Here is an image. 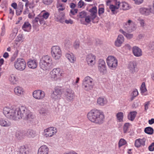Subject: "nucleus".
Returning <instances> with one entry per match:
<instances>
[{"label":"nucleus","instance_id":"obj_1","mask_svg":"<svg viewBox=\"0 0 154 154\" xmlns=\"http://www.w3.org/2000/svg\"><path fill=\"white\" fill-rule=\"evenodd\" d=\"M3 112L8 119L14 120H18L23 117L30 120L34 118V116L26 107L21 106L16 109L5 107Z\"/></svg>","mask_w":154,"mask_h":154},{"label":"nucleus","instance_id":"obj_2","mask_svg":"<svg viewBox=\"0 0 154 154\" xmlns=\"http://www.w3.org/2000/svg\"><path fill=\"white\" fill-rule=\"evenodd\" d=\"M87 118L91 122L98 125L103 124L105 120L103 112L95 109L91 110L88 113Z\"/></svg>","mask_w":154,"mask_h":154},{"label":"nucleus","instance_id":"obj_3","mask_svg":"<svg viewBox=\"0 0 154 154\" xmlns=\"http://www.w3.org/2000/svg\"><path fill=\"white\" fill-rule=\"evenodd\" d=\"M52 65V60L51 57L48 55L43 56L41 58L39 66L43 70H49Z\"/></svg>","mask_w":154,"mask_h":154},{"label":"nucleus","instance_id":"obj_4","mask_svg":"<svg viewBox=\"0 0 154 154\" xmlns=\"http://www.w3.org/2000/svg\"><path fill=\"white\" fill-rule=\"evenodd\" d=\"M51 79L52 81H60L64 76V71L60 68L53 69L50 73Z\"/></svg>","mask_w":154,"mask_h":154},{"label":"nucleus","instance_id":"obj_5","mask_svg":"<svg viewBox=\"0 0 154 154\" xmlns=\"http://www.w3.org/2000/svg\"><path fill=\"white\" fill-rule=\"evenodd\" d=\"M94 85V79L89 76L84 78L82 81V87L83 89L86 91L91 90Z\"/></svg>","mask_w":154,"mask_h":154},{"label":"nucleus","instance_id":"obj_6","mask_svg":"<svg viewBox=\"0 0 154 154\" xmlns=\"http://www.w3.org/2000/svg\"><path fill=\"white\" fill-rule=\"evenodd\" d=\"M106 62L109 68L112 70H115L118 66V60L113 56H108L106 59Z\"/></svg>","mask_w":154,"mask_h":154},{"label":"nucleus","instance_id":"obj_7","mask_svg":"<svg viewBox=\"0 0 154 154\" xmlns=\"http://www.w3.org/2000/svg\"><path fill=\"white\" fill-rule=\"evenodd\" d=\"M14 66L18 70L23 71L26 67V63L25 60L21 58L17 59L14 62Z\"/></svg>","mask_w":154,"mask_h":154},{"label":"nucleus","instance_id":"obj_8","mask_svg":"<svg viewBox=\"0 0 154 154\" xmlns=\"http://www.w3.org/2000/svg\"><path fill=\"white\" fill-rule=\"evenodd\" d=\"M51 54L53 58L55 60H59L62 56V51L58 46H53L51 48Z\"/></svg>","mask_w":154,"mask_h":154},{"label":"nucleus","instance_id":"obj_9","mask_svg":"<svg viewBox=\"0 0 154 154\" xmlns=\"http://www.w3.org/2000/svg\"><path fill=\"white\" fill-rule=\"evenodd\" d=\"M64 95L65 99L69 102L73 101L75 97L74 92L70 88L65 89Z\"/></svg>","mask_w":154,"mask_h":154},{"label":"nucleus","instance_id":"obj_10","mask_svg":"<svg viewBox=\"0 0 154 154\" xmlns=\"http://www.w3.org/2000/svg\"><path fill=\"white\" fill-rule=\"evenodd\" d=\"M98 69L100 72L103 75L107 73V70L106 63L104 60L100 59L98 62Z\"/></svg>","mask_w":154,"mask_h":154},{"label":"nucleus","instance_id":"obj_11","mask_svg":"<svg viewBox=\"0 0 154 154\" xmlns=\"http://www.w3.org/2000/svg\"><path fill=\"white\" fill-rule=\"evenodd\" d=\"M57 132L56 128L50 127L45 129L44 135L46 137H51L55 135Z\"/></svg>","mask_w":154,"mask_h":154},{"label":"nucleus","instance_id":"obj_12","mask_svg":"<svg viewBox=\"0 0 154 154\" xmlns=\"http://www.w3.org/2000/svg\"><path fill=\"white\" fill-rule=\"evenodd\" d=\"M33 97L37 100H43L45 97V94L44 91L40 90H35L32 93Z\"/></svg>","mask_w":154,"mask_h":154},{"label":"nucleus","instance_id":"obj_13","mask_svg":"<svg viewBox=\"0 0 154 154\" xmlns=\"http://www.w3.org/2000/svg\"><path fill=\"white\" fill-rule=\"evenodd\" d=\"M127 68L129 72L132 74L136 72L138 70L137 67V63L134 61L129 62Z\"/></svg>","mask_w":154,"mask_h":154},{"label":"nucleus","instance_id":"obj_14","mask_svg":"<svg viewBox=\"0 0 154 154\" xmlns=\"http://www.w3.org/2000/svg\"><path fill=\"white\" fill-rule=\"evenodd\" d=\"M96 57L91 54L87 55L85 60L88 65L91 66H94L96 62Z\"/></svg>","mask_w":154,"mask_h":154},{"label":"nucleus","instance_id":"obj_15","mask_svg":"<svg viewBox=\"0 0 154 154\" xmlns=\"http://www.w3.org/2000/svg\"><path fill=\"white\" fill-rule=\"evenodd\" d=\"M63 89L58 88H56L55 91L51 94L52 99L55 100H60L61 98L62 92L63 91Z\"/></svg>","mask_w":154,"mask_h":154},{"label":"nucleus","instance_id":"obj_16","mask_svg":"<svg viewBox=\"0 0 154 154\" xmlns=\"http://www.w3.org/2000/svg\"><path fill=\"white\" fill-rule=\"evenodd\" d=\"M29 148L23 146L17 149H15L13 154H29Z\"/></svg>","mask_w":154,"mask_h":154},{"label":"nucleus","instance_id":"obj_17","mask_svg":"<svg viewBox=\"0 0 154 154\" xmlns=\"http://www.w3.org/2000/svg\"><path fill=\"white\" fill-rule=\"evenodd\" d=\"M134 24L130 20H129L127 23H124L123 27L128 32H132L134 28Z\"/></svg>","mask_w":154,"mask_h":154},{"label":"nucleus","instance_id":"obj_18","mask_svg":"<svg viewBox=\"0 0 154 154\" xmlns=\"http://www.w3.org/2000/svg\"><path fill=\"white\" fill-rule=\"evenodd\" d=\"M132 53L136 57H140L142 55V50L137 46H133L132 48Z\"/></svg>","mask_w":154,"mask_h":154},{"label":"nucleus","instance_id":"obj_19","mask_svg":"<svg viewBox=\"0 0 154 154\" xmlns=\"http://www.w3.org/2000/svg\"><path fill=\"white\" fill-rule=\"evenodd\" d=\"M140 12L142 14L145 15H148L152 12L151 6H149L148 8H141L139 9Z\"/></svg>","mask_w":154,"mask_h":154},{"label":"nucleus","instance_id":"obj_20","mask_svg":"<svg viewBox=\"0 0 154 154\" xmlns=\"http://www.w3.org/2000/svg\"><path fill=\"white\" fill-rule=\"evenodd\" d=\"M18 32L17 29L16 28H13L9 35L8 43H10L14 39Z\"/></svg>","mask_w":154,"mask_h":154},{"label":"nucleus","instance_id":"obj_21","mask_svg":"<svg viewBox=\"0 0 154 154\" xmlns=\"http://www.w3.org/2000/svg\"><path fill=\"white\" fill-rule=\"evenodd\" d=\"M124 42V38L122 35H118L115 42V45L117 47H120Z\"/></svg>","mask_w":154,"mask_h":154},{"label":"nucleus","instance_id":"obj_22","mask_svg":"<svg viewBox=\"0 0 154 154\" xmlns=\"http://www.w3.org/2000/svg\"><path fill=\"white\" fill-rule=\"evenodd\" d=\"M14 94L16 95L20 96L23 95L24 93V89L21 87L17 86L14 88Z\"/></svg>","mask_w":154,"mask_h":154},{"label":"nucleus","instance_id":"obj_23","mask_svg":"<svg viewBox=\"0 0 154 154\" xmlns=\"http://www.w3.org/2000/svg\"><path fill=\"white\" fill-rule=\"evenodd\" d=\"M27 64L29 68L34 69L37 67L38 62L36 60L29 59L28 60Z\"/></svg>","mask_w":154,"mask_h":154},{"label":"nucleus","instance_id":"obj_24","mask_svg":"<svg viewBox=\"0 0 154 154\" xmlns=\"http://www.w3.org/2000/svg\"><path fill=\"white\" fill-rule=\"evenodd\" d=\"M49 149L46 145L41 146L38 149V154H48Z\"/></svg>","mask_w":154,"mask_h":154},{"label":"nucleus","instance_id":"obj_25","mask_svg":"<svg viewBox=\"0 0 154 154\" xmlns=\"http://www.w3.org/2000/svg\"><path fill=\"white\" fill-rule=\"evenodd\" d=\"M146 140V139L144 138L142 139H136L135 141V146L137 148H139L141 146H144L145 145Z\"/></svg>","mask_w":154,"mask_h":154},{"label":"nucleus","instance_id":"obj_26","mask_svg":"<svg viewBox=\"0 0 154 154\" xmlns=\"http://www.w3.org/2000/svg\"><path fill=\"white\" fill-rule=\"evenodd\" d=\"M22 29L24 31L29 32L31 29L32 26L29 22H25L22 25Z\"/></svg>","mask_w":154,"mask_h":154},{"label":"nucleus","instance_id":"obj_27","mask_svg":"<svg viewBox=\"0 0 154 154\" xmlns=\"http://www.w3.org/2000/svg\"><path fill=\"white\" fill-rule=\"evenodd\" d=\"M89 11L90 13V16L91 17V20L93 21L97 16V8L96 7H94L90 9Z\"/></svg>","mask_w":154,"mask_h":154},{"label":"nucleus","instance_id":"obj_28","mask_svg":"<svg viewBox=\"0 0 154 154\" xmlns=\"http://www.w3.org/2000/svg\"><path fill=\"white\" fill-rule=\"evenodd\" d=\"M9 80L12 84H16L18 81V78L16 75L14 74H11L9 77Z\"/></svg>","mask_w":154,"mask_h":154},{"label":"nucleus","instance_id":"obj_29","mask_svg":"<svg viewBox=\"0 0 154 154\" xmlns=\"http://www.w3.org/2000/svg\"><path fill=\"white\" fill-rule=\"evenodd\" d=\"M116 5H110L109 6V8L114 14L116 13V10L118 9L120 7V4L119 2H117V0H114Z\"/></svg>","mask_w":154,"mask_h":154},{"label":"nucleus","instance_id":"obj_30","mask_svg":"<svg viewBox=\"0 0 154 154\" xmlns=\"http://www.w3.org/2000/svg\"><path fill=\"white\" fill-rule=\"evenodd\" d=\"M65 57L72 63H74L76 61V58L73 54L71 53H67L65 54Z\"/></svg>","mask_w":154,"mask_h":154},{"label":"nucleus","instance_id":"obj_31","mask_svg":"<svg viewBox=\"0 0 154 154\" xmlns=\"http://www.w3.org/2000/svg\"><path fill=\"white\" fill-rule=\"evenodd\" d=\"M0 125L3 127H8L11 125V123L6 119H0Z\"/></svg>","mask_w":154,"mask_h":154},{"label":"nucleus","instance_id":"obj_32","mask_svg":"<svg viewBox=\"0 0 154 154\" xmlns=\"http://www.w3.org/2000/svg\"><path fill=\"white\" fill-rule=\"evenodd\" d=\"M97 103L99 105L103 106L107 103V100L105 98L103 97H100L97 99Z\"/></svg>","mask_w":154,"mask_h":154},{"label":"nucleus","instance_id":"obj_33","mask_svg":"<svg viewBox=\"0 0 154 154\" xmlns=\"http://www.w3.org/2000/svg\"><path fill=\"white\" fill-rule=\"evenodd\" d=\"M137 113V112L135 111L130 112L128 115V119L131 121H133L135 118Z\"/></svg>","mask_w":154,"mask_h":154},{"label":"nucleus","instance_id":"obj_34","mask_svg":"<svg viewBox=\"0 0 154 154\" xmlns=\"http://www.w3.org/2000/svg\"><path fill=\"white\" fill-rule=\"evenodd\" d=\"M57 7L59 11L60 12L64 10L65 8V4L61 2H58L57 4Z\"/></svg>","mask_w":154,"mask_h":154},{"label":"nucleus","instance_id":"obj_35","mask_svg":"<svg viewBox=\"0 0 154 154\" xmlns=\"http://www.w3.org/2000/svg\"><path fill=\"white\" fill-rule=\"evenodd\" d=\"M81 20V23L83 24L86 25V23H89L91 20V17L90 16H86L84 19Z\"/></svg>","mask_w":154,"mask_h":154},{"label":"nucleus","instance_id":"obj_36","mask_svg":"<svg viewBox=\"0 0 154 154\" xmlns=\"http://www.w3.org/2000/svg\"><path fill=\"white\" fill-rule=\"evenodd\" d=\"M123 113L122 112H119L117 113L116 116L117 121L119 122H123Z\"/></svg>","mask_w":154,"mask_h":154},{"label":"nucleus","instance_id":"obj_37","mask_svg":"<svg viewBox=\"0 0 154 154\" xmlns=\"http://www.w3.org/2000/svg\"><path fill=\"white\" fill-rule=\"evenodd\" d=\"M119 4L120 6H122L121 8L123 10H128L130 8L129 4L126 2H119Z\"/></svg>","mask_w":154,"mask_h":154},{"label":"nucleus","instance_id":"obj_38","mask_svg":"<svg viewBox=\"0 0 154 154\" xmlns=\"http://www.w3.org/2000/svg\"><path fill=\"white\" fill-rule=\"evenodd\" d=\"M119 31L121 33H122L128 39H131L133 37V34L127 33L124 31L122 29H120Z\"/></svg>","mask_w":154,"mask_h":154},{"label":"nucleus","instance_id":"obj_39","mask_svg":"<svg viewBox=\"0 0 154 154\" xmlns=\"http://www.w3.org/2000/svg\"><path fill=\"white\" fill-rule=\"evenodd\" d=\"M140 90L141 91V93L142 95H146L145 92L147 91V89L146 87L145 83L143 82L142 83L140 87Z\"/></svg>","mask_w":154,"mask_h":154},{"label":"nucleus","instance_id":"obj_40","mask_svg":"<svg viewBox=\"0 0 154 154\" xmlns=\"http://www.w3.org/2000/svg\"><path fill=\"white\" fill-rule=\"evenodd\" d=\"M130 125L131 124L129 123H126L124 124L123 128V132L124 134H126L128 133Z\"/></svg>","mask_w":154,"mask_h":154},{"label":"nucleus","instance_id":"obj_41","mask_svg":"<svg viewBox=\"0 0 154 154\" xmlns=\"http://www.w3.org/2000/svg\"><path fill=\"white\" fill-rule=\"evenodd\" d=\"M26 135L29 137L33 138L35 136V133L33 130H29L27 131L26 133Z\"/></svg>","mask_w":154,"mask_h":154},{"label":"nucleus","instance_id":"obj_42","mask_svg":"<svg viewBox=\"0 0 154 154\" xmlns=\"http://www.w3.org/2000/svg\"><path fill=\"white\" fill-rule=\"evenodd\" d=\"M38 21H39V20L37 17H36L32 21L33 24L32 27L35 29H36L37 27L39 25Z\"/></svg>","mask_w":154,"mask_h":154},{"label":"nucleus","instance_id":"obj_43","mask_svg":"<svg viewBox=\"0 0 154 154\" xmlns=\"http://www.w3.org/2000/svg\"><path fill=\"white\" fill-rule=\"evenodd\" d=\"M153 129L151 127H148L145 128L144 129L145 132L149 134H152L153 133Z\"/></svg>","mask_w":154,"mask_h":154},{"label":"nucleus","instance_id":"obj_44","mask_svg":"<svg viewBox=\"0 0 154 154\" xmlns=\"http://www.w3.org/2000/svg\"><path fill=\"white\" fill-rule=\"evenodd\" d=\"M87 16V13L85 11H82L80 12L78 15V16L80 18V20L81 22V20H83Z\"/></svg>","mask_w":154,"mask_h":154},{"label":"nucleus","instance_id":"obj_45","mask_svg":"<svg viewBox=\"0 0 154 154\" xmlns=\"http://www.w3.org/2000/svg\"><path fill=\"white\" fill-rule=\"evenodd\" d=\"M39 113L42 115L45 116L47 114V109L46 108L42 107L38 110Z\"/></svg>","mask_w":154,"mask_h":154},{"label":"nucleus","instance_id":"obj_46","mask_svg":"<svg viewBox=\"0 0 154 154\" xmlns=\"http://www.w3.org/2000/svg\"><path fill=\"white\" fill-rule=\"evenodd\" d=\"M138 94V92L137 89L134 90L132 92L131 95L132 97L131 98V100H133L134 97L137 96Z\"/></svg>","mask_w":154,"mask_h":154},{"label":"nucleus","instance_id":"obj_47","mask_svg":"<svg viewBox=\"0 0 154 154\" xmlns=\"http://www.w3.org/2000/svg\"><path fill=\"white\" fill-rule=\"evenodd\" d=\"M127 143L126 141L123 138L121 139L119 142V147L120 148L122 146L125 145Z\"/></svg>","mask_w":154,"mask_h":154},{"label":"nucleus","instance_id":"obj_48","mask_svg":"<svg viewBox=\"0 0 154 154\" xmlns=\"http://www.w3.org/2000/svg\"><path fill=\"white\" fill-rule=\"evenodd\" d=\"M25 6L26 8H27L29 6V8H32L35 7V5L33 3L27 2L25 4Z\"/></svg>","mask_w":154,"mask_h":154},{"label":"nucleus","instance_id":"obj_49","mask_svg":"<svg viewBox=\"0 0 154 154\" xmlns=\"http://www.w3.org/2000/svg\"><path fill=\"white\" fill-rule=\"evenodd\" d=\"M43 12L42 15L41 16L45 20H46L48 18L50 15V14L48 12H45V11L44 10L42 11Z\"/></svg>","mask_w":154,"mask_h":154},{"label":"nucleus","instance_id":"obj_50","mask_svg":"<svg viewBox=\"0 0 154 154\" xmlns=\"http://www.w3.org/2000/svg\"><path fill=\"white\" fill-rule=\"evenodd\" d=\"M37 17L39 20V21L40 24H44L45 23V21L44 20L45 19L41 16H38Z\"/></svg>","mask_w":154,"mask_h":154},{"label":"nucleus","instance_id":"obj_51","mask_svg":"<svg viewBox=\"0 0 154 154\" xmlns=\"http://www.w3.org/2000/svg\"><path fill=\"white\" fill-rule=\"evenodd\" d=\"M54 0H42L43 3L45 5H49L53 2Z\"/></svg>","mask_w":154,"mask_h":154},{"label":"nucleus","instance_id":"obj_52","mask_svg":"<svg viewBox=\"0 0 154 154\" xmlns=\"http://www.w3.org/2000/svg\"><path fill=\"white\" fill-rule=\"evenodd\" d=\"M80 45V42L79 41H76L74 43V47L75 49L79 48Z\"/></svg>","mask_w":154,"mask_h":154},{"label":"nucleus","instance_id":"obj_53","mask_svg":"<svg viewBox=\"0 0 154 154\" xmlns=\"http://www.w3.org/2000/svg\"><path fill=\"white\" fill-rule=\"evenodd\" d=\"M104 12V9L103 8H99L98 9V14L100 16L101 14H103Z\"/></svg>","mask_w":154,"mask_h":154},{"label":"nucleus","instance_id":"obj_54","mask_svg":"<svg viewBox=\"0 0 154 154\" xmlns=\"http://www.w3.org/2000/svg\"><path fill=\"white\" fill-rule=\"evenodd\" d=\"M149 150L150 151H154V142L152 143L149 146Z\"/></svg>","mask_w":154,"mask_h":154},{"label":"nucleus","instance_id":"obj_55","mask_svg":"<svg viewBox=\"0 0 154 154\" xmlns=\"http://www.w3.org/2000/svg\"><path fill=\"white\" fill-rule=\"evenodd\" d=\"M134 2V3L137 5H139L142 4L143 0H132Z\"/></svg>","mask_w":154,"mask_h":154},{"label":"nucleus","instance_id":"obj_56","mask_svg":"<svg viewBox=\"0 0 154 154\" xmlns=\"http://www.w3.org/2000/svg\"><path fill=\"white\" fill-rule=\"evenodd\" d=\"M140 23L141 27H143L145 25V21L144 20L141 19H140L139 20Z\"/></svg>","mask_w":154,"mask_h":154},{"label":"nucleus","instance_id":"obj_57","mask_svg":"<svg viewBox=\"0 0 154 154\" xmlns=\"http://www.w3.org/2000/svg\"><path fill=\"white\" fill-rule=\"evenodd\" d=\"M149 46L151 50H154V42H151L149 43Z\"/></svg>","mask_w":154,"mask_h":154},{"label":"nucleus","instance_id":"obj_58","mask_svg":"<svg viewBox=\"0 0 154 154\" xmlns=\"http://www.w3.org/2000/svg\"><path fill=\"white\" fill-rule=\"evenodd\" d=\"M150 104V102L148 101L145 103L144 105L145 110L146 111V110L148 109V106Z\"/></svg>","mask_w":154,"mask_h":154},{"label":"nucleus","instance_id":"obj_59","mask_svg":"<svg viewBox=\"0 0 154 154\" xmlns=\"http://www.w3.org/2000/svg\"><path fill=\"white\" fill-rule=\"evenodd\" d=\"M84 3L82 0H80L78 4V7L80 8L82 7L84 5Z\"/></svg>","mask_w":154,"mask_h":154},{"label":"nucleus","instance_id":"obj_60","mask_svg":"<svg viewBox=\"0 0 154 154\" xmlns=\"http://www.w3.org/2000/svg\"><path fill=\"white\" fill-rule=\"evenodd\" d=\"M17 38L18 40V41H23V36L22 34H19V35L17 36Z\"/></svg>","mask_w":154,"mask_h":154},{"label":"nucleus","instance_id":"obj_61","mask_svg":"<svg viewBox=\"0 0 154 154\" xmlns=\"http://www.w3.org/2000/svg\"><path fill=\"white\" fill-rule=\"evenodd\" d=\"M2 32L1 33V35L2 36L3 35L5 32V25L3 24L1 28Z\"/></svg>","mask_w":154,"mask_h":154},{"label":"nucleus","instance_id":"obj_62","mask_svg":"<svg viewBox=\"0 0 154 154\" xmlns=\"http://www.w3.org/2000/svg\"><path fill=\"white\" fill-rule=\"evenodd\" d=\"M78 11V10L76 9H72L70 10V13L72 15H75L77 13Z\"/></svg>","mask_w":154,"mask_h":154},{"label":"nucleus","instance_id":"obj_63","mask_svg":"<svg viewBox=\"0 0 154 154\" xmlns=\"http://www.w3.org/2000/svg\"><path fill=\"white\" fill-rule=\"evenodd\" d=\"M63 154H78L74 151H71L65 152Z\"/></svg>","mask_w":154,"mask_h":154},{"label":"nucleus","instance_id":"obj_64","mask_svg":"<svg viewBox=\"0 0 154 154\" xmlns=\"http://www.w3.org/2000/svg\"><path fill=\"white\" fill-rule=\"evenodd\" d=\"M17 42L15 41H13L11 45V47L15 48L17 45Z\"/></svg>","mask_w":154,"mask_h":154}]
</instances>
